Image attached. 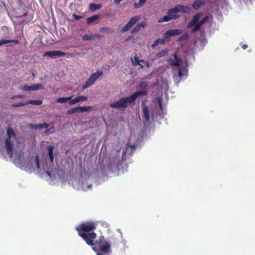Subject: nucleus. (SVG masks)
<instances>
[{
    "mask_svg": "<svg viewBox=\"0 0 255 255\" xmlns=\"http://www.w3.org/2000/svg\"><path fill=\"white\" fill-rule=\"evenodd\" d=\"M96 226V223L90 221L80 224L76 228V229L78 235L88 245L93 247V250L98 251L102 254L111 253L110 244L105 240L103 236L99 237L98 239L94 242L97 237V234L94 232Z\"/></svg>",
    "mask_w": 255,
    "mask_h": 255,
    "instance_id": "nucleus-1",
    "label": "nucleus"
},
{
    "mask_svg": "<svg viewBox=\"0 0 255 255\" xmlns=\"http://www.w3.org/2000/svg\"><path fill=\"white\" fill-rule=\"evenodd\" d=\"M191 9V8L190 6L178 4L173 8L169 9L167 12V15L159 18L158 20V22L159 23H162L177 19L180 17V15L178 14L179 12L188 13Z\"/></svg>",
    "mask_w": 255,
    "mask_h": 255,
    "instance_id": "nucleus-2",
    "label": "nucleus"
},
{
    "mask_svg": "<svg viewBox=\"0 0 255 255\" xmlns=\"http://www.w3.org/2000/svg\"><path fill=\"white\" fill-rule=\"evenodd\" d=\"M147 91H140L134 93L131 96L121 98L119 101L111 103L110 107L111 108L126 109L128 104L134 103L136 99L141 95H146Z\"/></svg>",
    "mask_w": 255,
    "mask_h": 255,
    "instance_id": "nucleus-3",
    "label": "nucleus"
},
{
    "mask_svg": "<svg viewBox=\"0 0 255 255\" xmlns=\"http://www.w3.org/2000/svg\"><path fill=\"white\" fill-rule=\"evenodd\" d=\"M139 16H135L131 18L128 22L122 28L121 31L125 32L129 30L139 19Z\"/></svg>",
    "mask_w": 255,
    "mask_h": 255,
    "instance_id": "nucleus-4",
    "label": "nucleus"
},
{
    "mask_svg": "<svg viewBox=\"0 0 255 255\" xmlns=\"http://www.w3.org/2000/svg\"><path fill=\"white\" fill-rule=\"evenodd\" d=\"M66 53L64 52L60 51H50L45 52L43 56V57H49L53 58L55 57L65 56Z\"/></svg>",
    "mask_w": 255,
    "mask_h": 255,
    "instance_id": "nucleus-5",
    "label": "nucleus"
},
{
    "mask_svg": "<svg viewBox=\"0 0 255 255\" xmlns=\"http://www.w3.org/2000/svg\"><path fill=\"white\" fill-rule=\"evenodd\" d=\"M183 30L180 29H169L164 33L165 38H168L172 36H177L182 34Z\"/></svg>",
    "mask_w": 255,
    "mask_h": 255,
    "instance_id": "nucleus-6",
    "label": "nucleus"
},
{
    "mask_svg": "<svg viewBox=\"0 0 255 255\" xmlns=\"http://www.w3.org/2000/svg\"><path fill=\"white\" fill-rule=\"evenodd\" d=\"M174 59L170 58L168 59V62L169 64L171 66H179L182 63V60L180 58H178L176 53L173 54Z\"/></svg>",
    "mask_w": 255,
    "mask_h": 255,
    "instance_id": "nucleus-7",
    "label": "nucleus"
},
{
    "mask_svg": "<svg viewBox=\"0 0 255 255\" xmlns=\"http://www.w3.org/2000/svg\"><path fill=\"white\" fill-rule=\"evenodd\" d=\"M5 147L7 153L9 155L10 157H12L13 145L10 139H5Z\"/></svg>",
    "mask_w": 255,
    "mask_h": 255,
    "instance_id": "nucleus-8",
    "label": "nucleus"
},
{
    "mask_svg": "<svg viewBox=\"0 0 255 255\" xmlns=\"http://www.w3.org/2000/svg\"><path fill=\"white\" fill-rule=\"evenodd\" d=\"M202 15V12H198L194 16L191 21H190L187 24V28H190L193 27L195 24H196L200 19Z\"/></svg>",
    "mask_w": 255,
    "mask_h": 255,
    "instance_id": "nucleus-9",
    "label": "nucleus"
},
{
    "mask_svg": "<svg viewBox=\"0 0 255 255\" xmlns=\"http://www.w3.org/2000/svg\"><path fill=\"white\" fill-rule=\"evenodd\" d=\"M143 118L144 119V123H148L149 121V113L147 106H145L144 104L142 105Z\"/></svg>",
    "mask_w": 255,
    "mask_h": 255,
    "instance_id": "nucleus-10",
    "label": "nucleus"
},
{
    "mask_svg": "<svg viewBox=\"0 0 255 255\" xmlns=\"http://www.w3.org/2000/svg\"><path fill=\"white\" fill-rule=\"evenodd\" d=\"M87 99H88V97L87 96H84V95L79 96H78V97L75 98L73 100H71L69 102V105L71 106V105H74V104H75L76 103L80 102L81 101H87Z\"/></svg>",
    "mask_w": 255,
    "mask_h": 255,
    "instance_id": "nucleus-11",
    "label": "nucleus"
},
{
    "mask_svg": "<svg viewBox=\"0 0 255 255\" xmlns=\"http://www.w3.org/2000/svg\"><path fill=\"white\" fill-rule=\"evenodd\" d=\"M136 146L134 144L129 145L127 147L125 151H123L122 154V159H124L126 158L127 154L129 153L131 155L135 148Z\"/></svg>",
    "mask_w": 255,
    "mask_h": 255,
    "instance_id": "nucleus-12",
    "label": "nucleus"
},
{
    "mask_svg": "<svg viewBox=\"0 0 255 255\" xmlns=\"http://www.w3.org/2000/svg\"><path fill=\"white\" fill-rule=\"evenodd\" d=\"M49 126V125L47 123H43V124H37L36 125H34L33 124H29V127L31 128H34V129H41V128H48Z\"/></svg>",
    "mask_w": 255,
    "mask_h": 255,
    "instance_id": "nucleus-13",
    "label": "nucleus"
},
{
    "mask_svg": "<svg viewBox=\"0 0 255 255\" xmlns=\"http://www.w3.org/2000/svg\"><path fill=\"white\" fill-rule=\"evenodd\" d=\"M146 25V23L145 22H141L140 23H138L131 31L132 33H136L139 31L141 27L144 28Z\"/></svg>",
    "mask_w": 255,
    "mask_h": 255,
    "instance_id": "nucleus-14",
    "label": "nucleus"
},
{
    "mask_svg": "<svg viewBox=\"0 0 255 255\" xmlns=\"http://www.w3.org/2000/svg\"><path fill=\"white\" fill-rule=\"evenodd\" d=\"M101 8L102 5L100 4L91 3L89 4V10L92 12L95 11L96 10L100 9Z\"/></svg>",
    "mask_w": 255,
    "mask_h": 255,
    "instance_id": "nucleus-15",
    "label": "nucleus"
},
{
    "mask_svg": "<svg viewBox=\"0 0 255 255\" xmlns=\"http://www.w3.org/2000/svg\"><path fill=\"white\" fill-rule=\"evenodd\" d=\"M6 134L7 137L6 139H10L12 137H15L16 134L15 133L13 129L11 128H8L6 130Z\"/></svg>",
    "mask_w": 255,
    "mask_h": 255,
    "instance_id": "nucleus-16",
    "label": "nucleus"
},
{
    "mask_svg": "<svg viewBox=\"0 0 255 255\" xmlns=\"http://www.w3.org/2000/svg\"><path fill=\"white\" fill-rule=\"evenodd\" d=\"M95 81L91 78V76L88 79L85 83L82 86V89H85L92 85Z\"/></svg>",
    "mask_w": 255,
    "mask_h": 255,
    "instance_id": "nucleus-17",
    "label": "nucleus"
},
{
    "mask_svg": "<svg viewBox=\"0 0 255 255\" xmlns=\"http://www.w3.org/2000/svg\"><path fill=\"white\" fill-rule=\"evenodd\" d=\"M131 61L133 63V65L136 66L139 65L141 69L143 68V66L140 63V61L137 56H134V58H130Z\"/></svg>",
    "mask_w": 255,
    "mask_h": 255,
    "instance_id": "nucleus-18",
    "label": "nucleus"
},
{
    "mask_svg": "<svg viewBox=\"0 0 255 255\" xmlns=\"http://www.w3.org/2000/svg\"><path fill=\"white\" fill-rule=\"evenodd\" d=\"M203 4L204 2L202 1L201 0H196L193 2L192 4V7L194 9H198L202 5H203Z\"/></svg>",
    "mask_w": 255,
    "mask_h": 255,
    "instance_id": "nucleus-19",
    "label": "nucleus"
},
{
    "mask_svg": "<svg viewBox=\"0 0 255 255\" xmlns=\"http://www.w3.org/2000/svg\"><path fill=\"white\" fill-rule=\"evenodd\" d=\"M95 37H99V35L97 34L94 35L92 34H86L82 36V39L84 41H87L93 39Z\"/></svg>",
    "mask_w": 255,
    "mask_h": 255,
    "instance_id": "nucleus-20",
    "label": "nucleus"
},
{
    "mask_svg": "<svg viewBox=\"0 0 255 255\" xmlns=\"http://www.w3.org/2000/svg\"><path fill=\"white\" fill-rule=\"evenodd\" d=\"M53 149H54V147L51 145H50L48 147V155L49 156L50 160V161L51 163H53V159H54Z\"/></svg>",
    "mask_w": 255,
    "mask_h": 255,
    "instance_id": "nucleus-21",
    "label": "nucleus"
},
{
    "mask_svg": "<svg viewBox=\"0 0 255 255\" xmlns=\"http://www.w3.org/2000/svg\"><path fill=\"white\" fill-rule=\"evenodd\" d=\"M99 17H100L99 15H98V14L95 15L93 16L87 18L86 19V22H87V23H88V24L92 23L94 21L98 20L99 18Z\"/></svg>",
    "mask_w": 255,
    "mask_h": 255,
    "instance_id": "nucleus-22",
    "label": "nucleus"
},
{
    "mask_svg": "<svg viewBox=\"0 0 255 255\" xmlns=\"http://www.w3.org/2000/svg\"><path fill=\"white\" fill-rule=\"evenodd\" d=\"M147 0H139L138 2H134V7L135 8H138L142 7L147 1Z\"/></svg>",
    "mask_w": 255,
    "mask_h": 255,
    "instance_id": "nucleus-23",
    "label": "nucleus"
},
{
    "mask_svg": "<svg viewBox=\"0 0 255 255\" xmlns=\"http://www.w3.org/2000/svg\"><path fill=\"white\" fill-rule=\"evenodd\" d=\"M100 31L102 32L107 33H112L114 31L108 27H101L100 28Z\"/></svg>",
    "mask_w": 255,
    "mask_h": 255,
    "instance_id": "nucleus-24",
    "label": "nucleus"
},
{
    "mask_svg": "<svg viewBox=\"0 0 255 255\" xmlns=\"http://www.w3.org/2000/svg\"><path fill=\"white\" fill-rule=\"evenodd\" d=\"M72 97V96L69 97H60L57 99L56 102L58 103H64L70 100Z\"/></svg>",
    "mask_w": 255,
    "mask_h": 255,
    "instance_id": "nucleus-25",
    "label": "nucleus"
},
{
    "mask_svg": "<svg viewBox=\"0 0 255 255\" xmlns=\"http://www.w3.org/2000/svg\"><path fill=\"white\" fill-rule=\"evenodd\" d=\"M102 74H103V72L102 71H98L96 72V73H94L92 74L91 75V77L95 82L97 80V79L100 76H101Z\"/></svg>",
    "mask_w": 255,
    "mask_h": 255,
    "instance_id": "nucleus-26",
    "label": "nucleus"
},
{
    "mask_svg": "<svg viewBox=\"0 0 255 255\" xmlns=\"http://www.w3.org/2000/svg\"><path fill=\"white\" fill-rule=\"evenodd\" d=\"M27 105L28 104H32L35 105H40L42 104V101L41 100H30L28 101H26Z\"/></svg>",
    "mask_w": 255,
    "mask_h": 255,
    "instance_id": "nucleus-27",
    "label": "nucleus"
},
{
    "mask_svg": "<svg viewBox=\"0 0 255 255\" xmlns=\"http://www.w3.org/2000/svg\"><path fill=\"white\" fill-rule=\"evenodd\" d=\"M44 88V86L41 84H33L31 85V90H41Z\"/></svg>",
    "mask_w": 255,
    "mask_h": 255,
    "instance_id": "nucleus-28",
    "label": "nucleus"
},
{
    "mask_svg": "<svg viewBox=\"0 0 255 255\" xmlns=\"http://www.w3.org/2000/svg\"><path fill=\"white\" fill-rule=\"evenodd\" d=\"M148 86L147 83L146 81H141L139 84V88L142 89V91H146Z\"/></svg>",
    "mask_w": 255,
    "mask_h": 255,
    "instance_id": "nucleus-29",
    "label": "nucleus"
},
{
    "mask_svg": "<svg viewBox=\"0 0 255 255\" xmlns=\"http://www.w3.org/2000/svg\"><path fill=\"white\" fill-rule=\"evenodd\" d=\"M79 112V107L72 108L67 110V113L68 115L73 114Z\"/></svg>",
    "mask_w": 255,
    "mask_h": 255,
    "instance_id": "nucleus-30",
    "label": "nucleus"
},
{
    "mask_svg": "<svg viewBox=\"0 0 255 255\" xmlns=\"http://www.w3.org/2000/svg\"><path fill=\"white\" fill-rule=\"evenodd\" d=\"M92 109L91 106H84L79 107V112H84L90 111Z\"/></svg>",
    "mask_w": 255,
    "mask_h": 255,
    "instance_id": "nucleus-31",
    "label": "nucleus"
},
{
    "mask_svg": "<svg viewBox=\"0 0 255 255\" xmlns=\"http://www.w3.org/2000/svg\"><path fill=\"white\" fill-rule=\"evenodd\" d=\"M168 54V50H162L161 51L158 52L157 53V56L158 57H162Z\"/></svg>",
    "mask_w": 255,
    "mask_h": 255,
    "instance_id": "nucleus-32",
    "label": "nucleus"
},
{
    "mask_svg": "<svg viewBox=\"0 0 255 255\" xmlns=\"http://www.w3.org/2000/svg\"><path fill=\"white\" fill-rule=\"evenodd\" d=\"M27 105L26 101L21 102L18 103H15L12 104V106L13 107H20Z\"/></svg>",
    "mask_w": 255,
    "mask_h": 255,
    "instance_id": "nucleus-33",
    "label": "nucleus"
},
{
    "mask_svg": "<svg viewBox=\"0 0 255 255\" xmlns=\"http://www.w3.org/2000/svg\"><path fill=\"white\" fill-rule=\"evenodd\" d=\"M21 90L28 91H31V86H28L27 85H24L21 87L20 88Z\"/></svg>",
    "mask_w": 255,
    "mask_h": 255,
    "instance_id": "nucleus-34",
    "label": "nucleus"
},
{
    "mask_svg": "<svg viewBox=\"0 0 255 255\" xmlns=\"http://www.w3.org/2000/svg\"><path fill=\"white\" fill-rule=\"evenodd\" d=\"M35 161L36 162V166L37 168H39L40 165H39V158L38 155H36L35 157Z\"/></svg>",
    "mask_w": 255,
    "mask_h": 255,
    "instance_id": "nucleus-35",
    "label": "nucleus"
},
{
    "mask_svg": "<svg viewBox=\"0 0 255 255\" xmlns=\"http://www.w3.org/2000/svg\"><path fill=\"white\" fill-rule=\"evenodd\" d=\"M208 19V16H205L204 18H203L201 20L199 21V22L203 25L207 21Z\"/></svg>",
    "mask_w": 255,
    "mask_h": 255,
    "instance_id": "nucleus-36",
    "label": "nucleus"
},
{
    "mask_svg": "<svg viewBox=\"0 0 255 255\" xmlns=\"http://www.w3.org/2000/svg\"><path fill=\"white\" fill-rule=\"evenodd\" d=\"M159 41H160V40H158V39L155 40L153 42V44L151 45L152 47L154 48L155 47L157 46L159 44Z\"/></svg>",
    "mask_w": 255,
    "mask_h": 255,
    "instance_id": "nucleus-37",
    "label": "nucleus"
},
{
    "mask_svg": "<svg viewBox=\"0 0 255 255\" xmlns=\"http://www.w3.org/2000/svg\"><path fill=\"white\" fill-rule=\"evenodd\" d=\"M8 43V41L6 39H1L0 40V46H1L2 45H4Z\"/></svg>",
    "mask_w": 255,
    "mask_h": 255,
    "instance_id": "nucleus-38",
    "label": "nucleus"
},
{
    "mask_svg": "<svg viewBox=\"0 0 255 255\" xmlns=\"http://www.w3.org/2000/svg\"><path fill=\"white\" fill-rule=\"evenodd\" d=\"M159 107L161 110L163 109L162 103L161 99H158L157 101Z\"/></svg>",
    "mask_w": 255,
    "mask_h": 255,
    "instance_id": "nucleus-39",
    "label": "nucleus"
},
{
    "mask_svg": "<svg viewBox=\"0 0 255 255\" xmlns=\"http://www.w3.org/2000/svg\"><path fill=\"white\" fill-rule=\"evenodd\" d=\"M23 96L22 95H14L10 98L11 99H15L17 98H22Z\"/></svg>",
    "mask_w": 255,
    "mask_h": 255,
    "instance_id": "nucleus-40",
    "label": "nucleus"
},
{
    "mask_svg": "<svg viewBox=\"0 0 255 255\" xmlns=\"http://www.w3.org/2000/svg\"><path fill=\"white\" fill-rule=\"evenodd\" d=\"M178 75L179 77H182V76H184V74L183 73V71L182 70H181V68H179L178 69Z\"/></svg>",
    "mask_w": 255,
    "mask_h": 255,
    "instance_id": "nucleus-41",
    "label": "nucleus"
},
{
    "mask_svg": "<svg viewBox=\"0 0 255 255\" xmlns=\"http://www.w3.org/2000/svg\"><path fill=\"white\" fill-rule=\"evenodd\" d=\"M73 16L74 17V19L76 20H78L83 17L82 16L76 15L75 14H74L73 15Z\"/></svg>",
    "mask_w": 255,
    "mask_h": 255,
    "instance_id": "nucleus-42",
    "label": "nucleus"
},
{
    "mask_svg": "<svg viewBox=\"0 0 255 255\" xmlns=\"http://www.w3.org/2000/svg\"><path fill=\"white\" fill-rule=\"evenodd\" d=\"M194 26V27L192 29V32H194L197 31L200 29L198 26H197V25L196 24Z\"/></svg>",
    "mask_w": 255,
    "mask_h": 255,
    "instance_id": "nucleus-43",
    "label": "nucleus"
},
{
    "mask_svg": "<svg viewBox=\"0 0 255 255\" xmlns=\"http://www.w3.org/2000/svg\"><path fill=\"white\" fill-rule=\"evenodd\" d=\"M7 41H8V43H11V42H13V43H14L15 44H18L19 42V40H16V39L7 40Z\"/></svg>",
    "mask_w": 255,
    "mask_h": 255,
    "instance_id": "nucleus-44",
    "label": "nucleus"
},
{
    "mask_svg": "<svg viewBox=\"0 0 255 255\" xmlns=\"http://www.w3.org/2000/svg\"><path fill=\"white\" fill-rule=\"evenodd\" d=\"M158 40H160L159 44H163L165 42V40L164 39H158Z\"/></svg>",
    "mask_w": 255,
    "mask_h": 255,
    "instance_id": "nucleus-45",
    "label": "nucleus"
},
{
    "mask_svg": "<svg viewBox=\"0 0 255 255\" xmlns=\"http://www.w3.org/2000/svg\"><path fill=\"white\" fill-rule=\"evenodd\" d=\"M27 15V12H25L22 15L19 16L18 17L19 18H23L26 17Z\"/></svg>",
    "mask_w": 255,
    "mask_h": 255,
    "instance_id": "nucleus-46",
    "label": "nucleus"
},
{
    "mask_svg": "<svg viewBox=\"0 0 255 255\" xmlns=\"http://www.w3.org/2000/svg\"><path fill=\"white\" fill-rule=\"evenodd\" d=\"M248 47V45L246 44H243L242 45V48L243 49H246V48H247Z\"/></svg>",
    "mask_w": 255,
    "mask_h": 255,
    "instance_id": "nucleus-47",
    "label": "nucleus"
},
{
    "mask_svg": "<svg viewBox=\"0 0 255 255\" xmlns=\"http://www.w3.org/2000/svg\"><path fill=\"white\" fill-rule=\"evenodd\" d=\"M197 26H198L200 28L202 26V25L198 21L196 24Z\"/></svg>",
    "mask_w": 255,
    "mask_h": 255,
    "instance_id": "nucleus-48",
    "label": "nucleus"
},
{
    "mask_svg": "<svg viewBox=\"0 0 255 255\" xmlns=\"http://www.w3.org/2000/svg\"><path fill=\"white\" fill-rule=\"evenodd\" d=\"M145 65L146 66V67H147V68H149L150 67V64H149V62H145Z\"/></svg>",
    "mask_w": 255,
    "mask_h": 255,
    "instance_id": "nucleus-49",
    "label": "nucleus"
},
{
    "mask_svg": "<svg viewBox=\"0 0 255 255\" xmlns=\"http://www.w3.org/2000/svg\"><path fill=\"white\" fill-rule=\"evenodd\" d=\"M50 129H51V128H49L47 129L46 130V131H45V133H48V132L50 131Z\"/></svg>",
    "mask_w": 255,
    "mask_h": 255,
    "instance_id": "nucleus-50",
    "label": "nucleus"
},
{
    "mask_svg": "<svg viewBox=\"0 0 255 255\" xmlns=\"http://www.w3.org/2000/svg\"><path fill=\"white\" fill-rule=\"evenodd\" d=\"M140 63H145V61L143 59L139 60Z\"/></svg>",
    "mask_w": 255,
    "mask_h": 255,
    "instance_id": "nucleus-51",
    "label": "nucleus"
},
{
    "mask_svg": "<svg viewBox=\"0 0 255 255\" xmlns=\"http://www.w3.org/2000/svg\"><path fill=\"white\" fill-rule=\"evenodd\" d=\"M47 173L48 175H49V176L50 175V174L49 172L47 171Z\"/></svg>",
    "mask_w": 255,
    "mask_h": 255,
    "instance_id": "nucleus-52",
    "label": "nucleus"
},
{
    "mask_svg": "<svg viewBox=\"0 0 255 255\" xmlns=\"http://www.w3.org/2000/svg\"><path fill=\"white\" fill-rule=\"evenodd\" d=\"M184 35H183V36L181 37L182 39H183V38H184Z\"/></svg>",
    "mask_w": 255,
    "mask_h": 255,
    "instance_id": "nucleus-53",
    "label": "nucleus"
}]
</instances>
